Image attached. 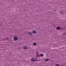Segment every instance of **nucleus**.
Masks as SVG:
<instances>
[{"label":"nucleus","instance_id":"obj_10","mask_svg":"<svg viewBox=\"0 0 66 66\" xmlns=\"http://www.w3.org/2000/svg\"><path fill=\"white\" fill-rule=\"evenodd\" d=\"M40 56L39 55H37L36 56V57H39Z\"/></svg>","mask_w":66,"mask_h":66},{"label":"nucleus","instance_id":"obj_1","mask_svg":"<svg viewBox=\"0 0 66 66\" xmlns=\"http://www.w3.org/2000/svg\"><path fill=\"white\" fill-rule=\"evenodd\" d=\"M31 60L32 62H35V61H36V59L33 57L31 58Z\"/></svg>","mask_w":66,"mask_h":66},{"label":"nucleus","instance_id":"obj_12","mask_svg":"<svg viewBox=\"0 0 66 66\" xmlns=\"http://www.w3.org/2000/svg\"><path fill=\"white\" fill-rule=\"evenodd\" d=\"M6 38L7 39L6 40H8V41H9V39H8V38Z\"/></svg>","mask_w":66,"mask_h":66},{"label":"nucleus","instance_id":"obj_7","mask_svg":"<svg viewBox=\"0 0 66 66\" xmlns=\"http://www.w3.org/2000/svg\"><path fill=\"white\" fill-rule=\"evenodd\" d=\"M40 55L41 56L43 57V56H44V54H41Z\"/></svg>","mask_w":66,"mask_h":66},{"label":"nucleus","instance_id":"obj_5","mask_svg":"<svg viewBox=\"0 0 66 66\" xmlns=\"http://www.w3.org/2000/svg\"><path fill=\"white\" fill-rule=\"evenodd\" d=\"M23 48L25 50L27 49V46H24L23 47Z\"/></svg>","mask_w":66,"mask_h":66},{"label":"nucleus","instance_id":"obj_3","mask_svg":"<svg viewBox=\"0 0 66 66\" xmlns=\"http://www.w3.org/2000/svg\"><path fill=\"white\" fill-rule=\"evenodd\" d=\"M28 33L30 35H31V36L32 35V32H28V33H27V34H28Z\"/></svg>","mask_w":66,"mask_h":66},{"label":"nucleus","instance_id":"obj_6","mask_svg":"<svg viewBox=\"0 0 66 66\" xmlns=\"http://www.w3.org/2000/svg\"><path fill=\"white\" fill-rule=\"evenodd\" d=\"M56 29L59 30L60 29V27H57L56 28Z\"/></svg>","mask_w":66,"mask_h":66},{"label":"nucleus","instance_id":"obj_2","mask_svg":"<svg viewBox=\"0 0 66 66\" xmlns=\"http://www.w3.org/2000/svg\"><path fill=\"white\" fill-rule=\"evenodd\" d=\"M13 39L14 41H16V40H17L18 39V37H17L15 36L13 37Z\"/></svg>","mask_w":66,"mask_h":66},{"label":"nucleus","instance_id":"obj_11","mask_svg":"<svg viewBox=\"0 0 66 66\" xmlns=\"http://www.w3.org/2000/svg\"><path fill=\"white\" fill-rule=\"evenodd\" d=\"M49 60L48 59H45V60L46 61H49Z\"/></svg>","mask_w":66,"mask_h":66},{"label":"nucleus","instance_id":"obj_14","mask_svg":"<svg viewBox=\"0 0 66 66\" xmlns=\"http://www.w3.org/2000/svg\"><path fill=\"white\" fill-rule=\"evenodd\" d=\"M63 34H64V35H65V33H63Z\"/></svg>","mask_w":66,"mask_h":66},{"label":"nucleus","instance_id":"obj_9","mask_svg":"<svg viewBox=\"0 0 66 66\" xmlns=\"http://www.w3.org/2000/svg\"><path fill=\"white\" fill-rule=\"evenodd\" d=\"M33 45H37V44L35 43H34L33 44Z\"/></svg>","mask_w":66,"mask_h":66},{"label":"nucleus","instance_id":"obj_4","mask_svg":"<svg viewBox=\"0 0 66 66\" xmlns=\"http://www.w3.org/2000/svg\"><path fill=\"white\" fill-rule=\"evenodd\" d=\"M32 33L33 34H36V32L35 30H33L32 31Z\"/></svg>","mask_w":66,"mask_h":66},{"label":"nucleus","instance_id":"obj_13","mask_svg":"<svg viewBox=\"0 0 66 66\" xmlns=\"http://www.w3.org/2000/svg\"><path fill=\"white\" fill-rule=\"evenodd\" d=\"M60 13L61 14H63V12H60Z\"/></svg>","mask_w":66,"mask_h":66},{"label":"nucleus","instance_id":"obj_8","mask_svg":"<svg viewBox=\"0 0 66 66\" xmlns=\"http://www.w3.org/2000/svg\"><path fill=\"white\" fill-rule=\"evenodd\" d=\"M56 66H60V65H59V64L57 63L56 64Z\"/></svg>","mask_w":66,"mask_h":66}]
</instances>
